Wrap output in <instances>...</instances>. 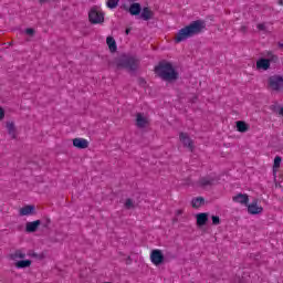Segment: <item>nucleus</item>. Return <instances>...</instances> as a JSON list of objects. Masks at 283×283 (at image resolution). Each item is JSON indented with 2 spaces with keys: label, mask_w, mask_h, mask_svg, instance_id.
I'll list each match as a JSON object with an SVG mask.
<instances>
[{
  "label": "nucleus",
  "mask_w": 283,
  "mask_h": 283,
  "mask_svg": "<svg viewBox=\"0 0 283 283\" xmlns=\"http://www.w3.org/2000/svg\"><path fill=\"white\" fill-rule=\"evenodd\" d=\"M207 28V23L202 20H196L189 25L180 29L175 35L176 43H182V41H187V39H191V36H196V34H200L202 30Z\"/></svg>",
  "instance_id": "1"
},
{
  "label": "nucleus",
  "mask_w": 283,
  "mask_h": 283,
  "mask_svg": "<svg viewBox=\"0 0 283 283\" xmlns=\"http://www.w3.org/2000/svg\"><path fill=\"white\" fill-rule=\"evenodd\" d=\"M155 74L159 76L163 81H177L178 72L174 69V65L169 62H159L157 66H155Z\"/></svg>",
  "instance_id": "2"
},
{
  "label": "nucleus",
  "mask_w": 283,
  "mask_h": 283,
  "mask_svg": "<svg viewBox=\"0 0 283 283\" xmlns=\"http://www.w3.org/2000/svg\"><path fill=\"white\" fill-rule=\"evenodd\" d=\"M117 67H123L129 72H136V70H138V60L132 56H122L117 61Z\"/></svg>",
  "instance_id": "3"
},
{
  "label": "nucleus",
  "mask_w": 283,
  "mask_h": 283,
  "mask_svg": "<svg viewBox=\"0 0 283 283\" xmlns=\"http://www.w3.org/2000/svg\"><path fill=\"white\" fill-rule=\"evenodd\" d=\"M269 87L273 90V92H280L283 90V77L280 75H273L269 77Z\"/></svg>",
  "instance_id": "4"
},
{
  "label": "nucleus",
  "mask_w": 283,
  "mask_h": 283,
  "mask_svg": "<svg viewBox=\"0 0 283 283\" xmlns=\"http://www.w3.org/2000/svg\"><path fill=\"white\" fill-rule=\"evenodd\" d=\"M150 262L155 264V266H160L165 262V255L163 254V250H153L150 252Z\"/></svg>",
  "instance_id": "5"
},
{
  "label": "nucleus",
  "mask_w": 283,
  "mask_h": 283,
  "mask_svg": "<svg viewBox=\"0 0 283 283\" xmlns=\"http://www.w3.org/2000/svg\"><path fill=\"white\" fill-rule=\"evenodd\" d=\"M88 20L93 24L103 23V21H105V15H103V12L96 9H91V11L88 12Z\"/></svg>",
  "instance_id": "6"
},
{
  "label": "nucleus",
  "mask_w": 283,
  "mask_h": 283,
  "mask_svg": "<svg viewBox=\"0 0 283 283\" xmlns=\"http://www.w3.org/2000/svg\"><path fill=\"white\" fill-rule=\"evenodd\" d=\"M122 8L123 10H126V12H129L132 17H138V14H140L143 10V8L140 7V3L138 2H134L129 7H127V4H123Z\"/></svg>",
  "instance_id": "7"
},
{
  "label": "nucleus",
  "mask_w": 283,
  "mask_h": 283,
  "mask_svg": "<svg viewBox=\"0 0 283 283\" xmlns=\"http://www.w3.org/2000/svg\"><path fill=\"white\" fill-rule=\"evenodd\" d=\"M248 207V213L251 216H258L264 211V208L262 206H258V200H253L250 205H247Z\"/></svg>",
  "instance_id": "8"
},
{
  "label": "nucleus",
  "mask_w": 283,
  "mask_h": 283,
  "mask_svg": "<svg viewBox=\"0 0 283 283\" xmlns=\"http://www.w3.org/2000/svg\"><path fill=\"white\" fill-rule=\"evenodd\" d=\"M180 143H182L184 147H188L190 151H193V140L189 137L187 133L179 134Z\"/></svg>",
  "instance_id": "9"
},
{
  "label": "nucleus",
  "mask_w": 283,
  "mask_h": 283,
  "mask_svg": "<svg viewBox=\"0 0 283 283\" xmlns=\"http://www.w3.org/2000/svg\"><path fill=\"white\" fill-rule=\"evenodd\" d=\"M271 69V60L261 57L256 61V70H262L266 72V70Z\"/></svg>",
  "instance_id": "10"
},
{
  "label": "nucleus",
  "mask_w": 283,
  "mask_h": 283,
  "mask_svg": "<svg viewBox=\"0 0 283 283\" xmlns=\"http://www.w3.org/2000/svg\"><path fill=\"white\" fill-rule=\"evenodd\" d=\"M136 125H137V127L143 129V128L147 127V125H149V119L147 117H145L142 113H138L136 115Z\"/></svg>",
  "instance_id": "11"
},
{
  "label": "nucleus",
  "mask_w": 283,
  "mask_h": 283,
  "mask_svg": "<svg viewBox=\"0 0 283 283\" xmlns=\"http://www.w3.org/2000/svg\"><path fill=\"white\" fill-rule=\"evenodd\" d=\"M73 146L77 149H87V147H90V142L85 138H75L73 139Z\"/></svg>",
  "instance_id": "12"
},
{
  "label": "nucleus",
  "mask_w": 283,
  "mask_h": 283,
  "mask_svg": "<svg viewBox=\"0 0 283 283\" xmlns=\"http://www.w3.org/2000/svg\"><path fill=\"white\" fill-rule=\"evenodd\" d=\"M232 200L238 205H249V195L247 193H238L237 196L232 197Z\"/></svg>",
  "instance_id": "13"
},
{
  "label": "nucleus",
  "mask_w": 283,
  "mask_h": 283,
  "mask_svg": "<svg viewBox=\"0 0 283 283\" xmlns=\"http://www.w3.org/2000/svg\"><path fill=\"white\" fill-rule=\"evenodd\" d=\"M39 227H41V220H35V221H32V222H27L25 231L28 233H34V231H36L39 229Z\"/></svg>",
  "instance_id": "14"
},
{
  "label": "nucleus",
  "mask_w": 283,
  "mask_h": 283,
  "mask_svg": "<svg viewBox=\"0 0 283 283\" xmlns=\"http://www.w3.org/2000/svg\"><path fill=\"white\" fill-rule=\"evenodd\" d=\"M10 259L13 262H20L21 260H25V251L15 250L13 253L10 254Z\"/></svg>",
  "instance_id": "15"
},
{
  "label": "nucleus",
  "mask_w": 283,
  "mask_h": 283,
  "mask_svg": "<svg viewBox=\"0 0 283 283\" xmlns=\"http://www.w3.org/2000/svg\"><path fill=\"white\" fill-rule=\"evenodd\" d=\"M140 18L144 21H150V19H154V11H151L149 7H144L140 13Z\"/></svg>",
  "instance_id": "16"
},
{
  "label": "nucleus",
  "mask_w": 283,
  "mask_h": 283,
  "mask_svg": "<svg viewBox=\"0 0 283 283\" xmlns=\"http://www.w3.org/2000/svg\"><path fill=\"white\" fill-rule=\"evenodd\" d=\"M209 221V214L207 212H201L197 214V224L198 227H205Z\"/></svg>",
  "instance_id": "17"
},
{
  "label": "nucleus",
  "mask_w": 283,
  "mask_h": 283,
  "mask_svg": "<svg viewBox=\"0 0 283 283\" xmlns=\"http://www.w3.org/2000/svg\"><path fill=\"white\" fill-rule=\"evenodd\" d=\"M15 269H30L32 266L31 260H20L14 263Z\"/></svg>",
  "instance_id": "18"
},
{
  "label": "nucleus",
  "mask_w": 283,
  "mask_h": 283,
  "mask_svg": "<svg viewBox=\"0 0 283 283\" xmlns=\"http://www.w3.org/2000/svg\"><path fill=\"white\" fill-rule=\"evenodd\" d=\"M20 216H32L34 213V206H24L19 210Z\"/></svg>",
  "instance_id": "19"
},
{
  "label": "nucleus",
  "mask_w": 283,
  "mask_h": 283,
  "mask_svg": "<svg viewBox=\"0 0 283 283\" xmlns=\"http://www.w3.org/2000/svg\"><path fill=\"white\" fill-rule=\"evenodd\" d=\"M106 44L111 52H116V50H118V46L116 45V40H114L113 36L106 38Z\"/></svg>",
  "instance_id": "20"
},
{
  "label": "nucleus",
  "mask_w": 283,
  "mask_h": 283,
  "mask_svg": "<svg viewBox=\"0 0 283 283\" xmlns=\"http://www.w3.org/2000/svg\"><path fill=\"white\" fill-rule=\"evenodd\" d=\"M213 182H216V179H213L211 177H203L199 180L200 187H211V185H213Z\"/></svg>",
  "instance_id": "21"
},
{
  "label": "nucleus",
  "mask_w": 283,
  "mask_h": 283,
  "mask_svg": "<svg viewBox=\"0 0 283 283\" xmlns=\"http://www.w3.org/2000/svg\"><path fill=\"white\" fill-rule=\"evenodd\" d=\"M191 205H192L193 209H200V207H202V205H205V198L197 197V198L192 199Z\"/></svg>",
  "instance_id": "22"
},
{
  "label": "nucleus",
  "mask_w": 283,
  "mask_h": 283,
  "mask_svg": "<svg viewBox=\"0 0 283 283\" xmlns=\"http://www.w3.org/2000/svg\"><path fill=\"white\" fill-rule=\"evenodd\" d=\"M237 130H239L241 134H244L245 132H249V125H247L242 120L237 122Z\"/></svg>",
  "instance_id": "23"
},
{
  "label": "nucleus",
  "mask_w": 283,
  "mask_h": 283,
  "mask_svg": "<svg viewBox=\"0 0 283 283\" xmlns=\"http://www.w3.org/2000/svg\"><path fill=\"white\" fill-rule=\"evenodd\" d=\"M7 129L12 138H17V128H14V123L12 122L7 123Z\"/></svg>",
  "instance_id": "24"
},
{
  "label": "nucleus",
  "mask_w": 283,
  "mask_h": 283,
  "mask_svg": "<svg viewBox=\"0 0 283 283\" xmlns=\"http://www.w3.org/2000/svg\"><path fill=\"white\" fill-rule=\"evenodd\" d=\"M119 2H120V0H107L106 6L111 10H114L115 8H118Z\"/></svg>",
  "instance_id": "25"
},
{
  "label": "nucleus",
  "mask_w": 283,
  "mask_h": 283,
  "mask_svg": "<svg viewBox=\"0 0 283 283\" xmlns=\"http://www.w3.org/2000/svg\"><path fill=\"white\" fill-rule=\"evenodd\" d=\"M272 111L275 113V114H279V116H283V107L280 106V105H274L272 106Z\"/></svg>",
  "instance_id": "26"
},
{
  "label": "nucleus",
  "mask_w": 283,
  "mask_h": 283,
  "mask_svg": "<svg viewBox=\"0 0 283 283\" xmlns=\"http://www.w3.org/2000/svg\"><path fill=\"white\" fill-rule=\"evenodd\" d=\"M280 165H282V157L276 156L274 158L273 169H280Z\"/></svg>",
  "instance_id": "27"
},
{
  "label": "nucleus",
  "mask_w": 283,
  "mask_h": 283,
  "mask_svg": "<svg viewBox=\"0 0 283 283\" xmlns=\"http://www.w3.org/2000/svg\"><path fill=\"white\" fill-rule=\"evenodd\" d=\"M125 208L126 209H134V201L132 199H126Z\"/></svg>",
  "instance_id": "28"
},
{
  "label": "nucleus",
  "mask_w": 283,
  "mask_h": 283,
  "mask_svg": "<svg viewBox=\"0 0 283 283\" xmlns=\"http://www.w3.org/2000/svg\"><path fill=\"white\" fill-rule=\"evenodd\" d=\"M265 56H268V59L270 60V62H271V61H275V60L277 59V56L274 55L273 52H271V51H266Z\"/></svg>",
  "instance_id": "29"
},
{
  "label": "nucleus",
  "mask_w": 283,
  "mask_h": 283,
  "mask_svg": "<svg viewBox=\"0 0 283 283\" xmlns=\"http://www.w3.org/2000/svg\"><path fill=\"white\" fill-rule=\"evenodd\" d=\"M212 224H214L216 227H218V224H220V217L218 216H212Z\"/></svg>",
  "instance_id": "30"
},
{
  "label": "nucleus",
  "mask_w": 283,
  "mask_h": 283,
  "mask_svg": "<svg viewBox=\"0 0 283 283\" xmlns=\"http://www.w3.org/2000/svg\"><path fill=\"white\" fill-rule=\"evenodd\" d=\"M258 30L262 31V32H266V24L265 23H259L256 25Z\"/></svg>",
  "instance_id": "31"
},
{
  "label": "nucleus",
  "mask_w": 283,
  "mask_h": 283,
  "mask_svg": "<svg viewBox=\"0 0 283 283\" xmlns=\"http://www.w3.org/2000/svg\"><path fill=\"white\" fill-rule=\"evenodd\" d=\"M25 34H28L29 36L34 35V29H32V28L27 29Z\"/></svg>",
  "instance_id": "32"
},
{
  "label": "nucleus",
  "mask_w": 283,
  "mask_h": 283,
  "mask_svg": "<svg viewBox=\"0 0 283 283\" xmlns=\"http://www.w3.org/2000/svg\"><path fill=\"white\" fill-rule=\"evenodd\" d=\"M3 118H6V111L0 107V120H3Z\"/></svg>",
  "instance_id": "33"
},
{
  "label": "nucleus",
  "mask_w": 283,
  "mask_h": 283,
  "mask_svg": "<svg viewBox=\"0 0 283 283\" xmlns=\"http://www.w3.org/2000/svg\"><path fill=\"white\" fill-rule=\"evenodd\" d=\"M185 213L184 209L176 210V216H182Z\"/></svg>",
  "instance_id": "34"
},
{
  "label": "nucleus",
  "mask_w": 283,
  "mask_h": 283,
  "mask_svg": "<svg viewBox=\"0 0 283 283\" xmlns=\"http://www.w3.org/2000/svg\"><path fill=\"white\" fill-rule=\"evenodd\" d=\"M279 6H283V0H279Z\"/></svg>",
  "instance_id": "35"
},
{
  "label": "nucleus",
  "mask_w": 283,
  "mask_h": 283,
  "mask_svg": "<svg viewBox=\"0 0 283 283\" xmlns=\"http://www.w3.org/2000/svg\"><path fill=\"white\" fill-rule=\"evenodd\" d=\"M279 48H283V43H279Z\"/></svg>",
  "instance_id": "36"
},
{
  "label": "nucleus",
  "mask_w": 283,
  "mask_h": 283,
  "mask_svg": "<svg viewBox=\"0 0 283 283\" xmlns=\"http://www.w3.org/2000/svg\"><path fill=\"white\" fill-rule=\"evenodd\" d=\"M126 34H129V30H126Z\"/></svg>",
  "instance_id": "37"
},
{
  "label": "nucleus",
  "mask_w": 283,
  "mask_h": 283,
  "mask_svg": "<svg viewBox=\"0 0 283 283\" xmlns=\"http://www.w3.org/2000/svg\"><path fill=\"white\" fill-rule=\"evenodd\" d=\"M142 83H145V80H142Z\"/></svg>",
  "instance_id": "38"
}]
</instances>
